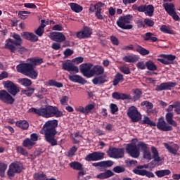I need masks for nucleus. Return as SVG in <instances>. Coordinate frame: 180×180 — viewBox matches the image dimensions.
<instances>
[{
	"instance_id": "obj_1",
	"label": "nucleus",
	"mask_w": 180,
	"mask_h": 180,
	"mask_svg": "<svg viewBox=\"0 0 180 180\" xmlns=\"http://www.w3.org/2000/svg\"><path fill=\"white\" fill-rule=\"evenodd\" d=\"M27 61H30V63H20L16 66L17 72L29 77L31 79H37L39 73L34 68H36V66L43 64V58H28Z\"/></svg>"
},
{
	"instance_id": "obj_2",
	"label": "nucleus",
	"mask_w": 180,
	"mask_h": 180,
	"mask_svg": "<svg viewBox=\"0 0 180 180\" xmlns=\"http://www.w3.org/2000/svg\"><path fill=\"white\" fill-rule=\"evenodd\" d=\"M58 126V120H49L43 126L42 130L44 131L45 141L50 144L51 147L58 146V143L56 139V134H57V130L56 128Z\"/></svg>"
},
{
	"instance_id": "obj_3",
	"label": "nucleus",
	"mask_w": 180,
	"mask_h": 180,
	"mask_svg": "<svg viewBox=\"0 0 180 180\" xmlns=\"http://www.w3.org/2000/svg\"><path fill=\"white\" fill-rule=\"evenodd\" d=\"M30 113H34L37 116H42V117H63L64 113L63 111L58 110V108L53 105H48L44 108H31L29 109Z\"/></svg>"
},
{
	"instance_id": "obj_4",
	"label": "nucleus",
	"mask_w": 180,
	"mask_h": 180,
	"mask_svg": "<svg viewBox=\"0 0 180 180\" xmlns=\"http://www.w3.org/2000/svg\"><path fill=\"white\" fill-rule=\"evenodd\" d=\"M15 40L8 38L5 41L4 48L6 50H9L11 53H20V54H23L26 51V48L22 46L23 44V40L20 37V35L14 33L12 36Z\"/></svg>"
},
{
	"instance_id": "obj_5",
	"label": "nucleus",
	"mask_w": 180,
	"mask_h": 180,
	"mask_svg": "<svg viewBox=\"0 0 180 180\" xmlns=\"http://www.w3.org/2000/svg\"><path fill=\"white\" fill-rule=\"evenodd\" d=\"M142 124H148V126H150L151 127H155L156 126L157 129L161 131H172V130H174V127L167 124L164 117L158 118L157 123L150 120V117H144L142 121Z\"/></svg>"
},
{
	"instance_id": "obj_6",
	"label": "nucleus",
	"mask_w": 180,
	"mask_h": 180,
	"mask_svg": "<svg viewBox=\"0 0 180 180\" xmlns=\"http://www.w3.org/2000/svg\"><path fill=\"white\" fill-rule=\"evenodd\" d=\"M132 19L133 15L130 14L119 17L118 20L117 21V27L124 30H130L131 29H133V25L130 24Z\"/></svg>"
},
{
	"instance_id": "obj_7",
	"label": "nucleus",
	"mask_w": 180,
	"mask_h": 180,
	"mask_svg": "<svg viewBox=\"0 0 180 180\" xmlns=\"http://www.w3.org/2000/svg\"><path fill=\"white\" fill-rule=\"evenodd\" d=\"M22 171H23V165L20 162H14L9 165L7 176L9 179H12L15 178V174H20Z\"/></svg>"
},
{
	"instance_id": "obj_8",
	"label": "nucleus",
	"mask_w": 180,
	"mask_h": 180,
	"mask_svg": "<svg viewBox=\"0 0 180 180\" xmlns=\"http://www.w3.org/2000/svg\"><path fill=\"white\" fill-rule=\"evenodd\" d=\"M127 115L133 123H137V122L141 120V114H140L136 106L129 107L127 110Z\"/></svg>"
},
{
	"instance_id": "obj_9",
	"label": "nucleus",
	"mask_w": 180,
	"mask_h": 180,
	"mask_svg": "<svg viewBox=\"0 0 180 180\" xmlns=\"http://www.w3.org/2000/svg\"><path fill=\"white\" fill-rule=\"evenodd\" d=\"M3 85L5 89H6L7 92L13 96H16V95L20 92L19 87L12 81L8 80L4 82Z\"/></svg>"
},
{
	"instance_id": "obj_10",
	"label": "nucleus",
	"mask_w": 180,
	"mask_h": 180,
	"mask_svg": "<svg viewBox=\"0 0 180 180\" xmlns=\"http://www.w3.org/2000/svg\"><path fill=\"white\" fill-rule=\"evenodd\" d=\"M107 154L110 158H115V160L123 158L124 157V148H110Z\"/></svg>"
},
{
	"instance_id": "obj_11",
	"label": "nucleus",
	"mask_w": 180,
	"mask_h": 180,
	"mask_svg": "<svg viewBox=\"0 0 180 180\" xmlns=\"http://www.w3.org/2000/svg\"><path fill=\"white\" fill-rule=\"evenodd\" d=\"M0 101L7 105H13L15 103V98L6 90H0Z\"/></svg>"
},
{
	"instance_id": "obj_12",
	"label": "nucleus",
	"mask_w": 180,
	"mask_h": 180,
	"mask_svg": "<svg viewBox=\"0 0 180 180\" xmlns=\"http://www.w3.org/2000/svg\"><path fill=\"white\" fill-rule=\"evenodd\" d=\"M138 12H142L145 13L146 16L151 18L154 16V6L152 4H142L137 8Z\"/></svg>"
},
{
	"instance_id": "obj_13",
	"label": "nucleus",
	"mask_w": 180,
	"mask_h": 180,
	"mask_svg": "<svg viewBox=\"0 0 180 180\" xmlns=\"http://www.w3.org/2000/svg\"><path fill=\"white\" fill-rule=\"evenodd\" d=\"M94 65L92 63H83L80 65V72L83 74L84 77L86 78H92L93 72L92 67Z\"/></svg>"
},
{
	"instance_id": "obj_14",
	"label": "nucleus",
	"mask_w": 180,
	"mask_h": 180,
	"mask_svg": "<svg viewBox=\"0 0 180 180\" xmlns=\"http://www.w3.org/2000/svg\"><path fill=\"white\" fill-rule=\"evenodd\" d=\"M127 153L129 154L133 158H139L140 155V151L135 143H129L127 145Z\"/></svg>"
},
{
	"instance_id": "obj_15",
	"label": "nucleus",
	"mask_w": 180,
	"mask_h": 180,
	"mask_svg": "<svg viewBox=\"0 0 180 180\" xmlns=\"http://www.w3.org/2000/svg\"><path fill=\"white\" fill-rule=\"evenodd\" d=\"M92 34V29L89 27L84 26L83 27L82 30L77 32L76 33V37L77 39H88L91 37V35Z\"/></svg>"
},
{
	"instance_id": "obj_16",
	"label": "nucleus",
	"mask_w": 180,
	"mask_h": 180,
	"mask_svg": "<svg viewBox=\"0 0 180 180\" xmlns=\"http://www.w3.org/2000/svg\"><path fill=\"white\" fill-rule=\"evenodd\" d=\"M62 68L65 71H68V72H75V74L79 72L78 67L74 65V63H72L70 60H68L63 63Z\"/></svg>"
},
{
	"instance_id": "obj_17",
	"label": "nucleus",
	"mask_w": 180,
	"mask_h": 180,
	"mask_svg": "<svg viewBox=\"0 0 180 180\" xmlns=\"http://www.w3.org/2000/svg\"><path fill=\"white\" fill-rule=\"evenodd\" d=\"M175 86H176V83L175 82H163L156 86L155 91H157V92H161V91H171V89L175 88Z\"/></svg>"
},
{
	"instance_id": "obj_18",
	"label": "nucleus",
	"mask_w": 180,
	"mask_h": 180,
	"mask_svg": "<svg viewBox=\"0 0 180 180\" xmlns=\"http://www.w3.org/2000/svg\"><path fill=\"white\" fill-rule=\"evenodd\" d=\"M105 157V153L101 152H94L92 153H89L85 158L86 161H99L101 160H103Z\"/></svg>"
},
{
	"instance_id": "obj_19",
	"label": "nucleus",
	"mask_w": 180,
	"mask_h": 180,
	"mask_svg": "<svg viewBox=\"0 0 180 180\" xmlns=\"http://www.w3.org/2000/svg\"><path fill=\"white\" fill-rule=\"evenodd\" d=\"M21 37L25 40H28L32 43L39 41V37H37V35L34 34L33 32H23L21 33Z\"/></svg>"
},
{
	"instance_id": "obj_20",
	"label": "nucleus",
	"mask_w": 180,
	"mask_h": 180,
	"mask_svg": "<svg viewBox=\"0 0 180 180\" xmlns=\"http://www.w3.org/2000/svg\"><path fill=\"white\" fill-rule=\"evenodd\" d=\"M105 6V3L98 1L94 5V9H96L95 16L99 20H103V15H102V8Z\"/></svg>"
},
{
	"instance_id": "obj_21",
	"label": "nucleus",
	"mask_w": 180,
	"mask_h": 180,
	"mask_svg": "<svg viewBox=\"0 0 180 180\" xmlns=\"http://www.w3.org/2000/svg\"><path fill=\"white\" fill-rule=\"evenodd\" d=\"M49 37L53 41H56L57 43L65 41V36L61 32H51Z\"/></svg>"
},
{
	"instance_id": "obj_22",
	"label": "nucleus",
	"mask_w": 180,
	"mask_h": 180,
	"mask_svg": "<svg viewBox=\"0 0 180 180\" xmlns=\"http://www.w3.org/2000/svg\"><path fill=\"white\" fill-rule=\"evenodd\" d=\"M165 148L167 150L170 154H173L174 155H177L178 150H179V146L178 144L174 143L172 146L168 144L167 143H164Z\"/></svg>"
},
{
	"instance_id": "obj_23",
	"label": "nucleus",
	"mask_w": 180,
	"mask_h": 180,
	"mask_svg": "<svg viewBox=\"0 0 180 180\" xmlns=\"http://www.w3.org/2000/svg\"><path fill=\"white\" fill-rule=\"evenodd\" d=\"M113 99L117 101H125L127 99H131V96L130 94H122L119 92H114L112 94Z\"/></svg>"
},
{
	"instance_id": "obj_24",
	"label": "nucleus",
	"mask_w": 180,
	"mask_h": 180,
	"mask_svg": "<svg viewBox=\"0 0 180 180\" xmlns=\"http://www.w3.org/2000/svg\"><path fill=\"white\" fill-rule=\"evenodd\" d=\"M133 96H131V98H127L128 101H133V102H137L140 101L141 95H143V91L140 89H134L132 90Z\"/></svg>"
},
{
	"instance_id": "obj_25",
	"label": "nucleus",
	"mask_w": 180,
	"mask_h": 180,
	"mask_svg": "<svg viewBox=\"0 0 180 180\" xmlns=\"http://www.w3.org/2000/svg\"><path fill=\"white\" fill-rule=\"evenodd\" d=\"M68 78L70 81H72V82L82 84V85H85V83L86 82V80H85V79L78 75H69Z\"/></svg>"
},
{
	"instance_id": "obj_26",
	"label": "nucleus",
	"mask_w": 180,
	"mask_h": 180,
	"mask_svg": "<svg viewBox=\"0 0 180 180\" xmlns=\"http://www.w3.org/2000/svg\"><path fill=\"white\" fill-rule=\"evenodd\" d=\"M113 165V161L106 160L92 163V167H101V168H110Z\"/></svg>"
},
{
	"instance_id": "obj_27",
	"label": "nucleus",
	"mask_w": 180,
	"mask_h": 180,
	"mask_svg": "<svg viewBox=\"0 0 180 180\" xmlns=\"http://www.w3.org/2000/svg\"><path fill=\"white\" fill-rule=\"evenodd\" d=\"M165 119L167 122V124H168L172 127H176L178 126V123H176V121L174 120V113L172 112H167L165 115Z\"/></svg>"
},
{
	"instance_id": "obj_28",
	"label": "nucleus",
	"mask_w": 180,
	"mask_h": 180,
	"mask_svg": "<svg viewBox=\"0 0 180 180\" xmlns=\"http://www.w3.org/2000/svg\"><path fill=\"white\" fill-rule=\"evenodd\" d=\"M92 82L94 85H102L108 82V79H106V75H100L94 77Z\"/></svg>"
},
{
	"instance_id": "obj_29",
	"label": "nucleus",
	"mask_w": 180,
	"mask_h": 180,
	"mask_svg": "<svg viewBox=\"0 0 180 180\" xmlns=\"http://www.w3.org/2000/svg\"><path fill=\"white\" fill-rule=\"evenodd\" d=\"M124 63H137L139 61V56L137 55H129L122 58Z\"/></svg>"
},
{
	"instance_id": "obj_30",
	"label": "nucleus",
	"mask_w": 180,
	"mask_h": 180,
	"mask_svg": "<svg viewBox=\"0 0 180 180\" xmlns=\"http://www.w3.org/2000/svg\"><path fill=\"white\" fill-rule=\"evenodd\" d=\"M115 174H113V172L111 170H106L103 173H100L96 176V178L98 179H108V178H110V176H113Z\"/></svg>"
},
{
	"instance_id": "obj_31",
	"label": "nucleus",
	"mask_w": 180,
	"mask_h": 180,
	"mask_svg": "<svg viewBox=\"0 0 180 180\" xmlns=\"http://www.w3.org/2000/svg\"><path fill=\"white\" fill-rule=\"evenodd\" d=\"M163 8L166 11L168 15H171L172 13L175 12V5L172 3H165L163 4Z\"/></svg>"
},
{
	"instance_id": "obj_32",
	"label": "nucleus",
	"mask_w": 180,
	"mask_h": 180,
	"mask_svg": "<svg viewBox=\"0 0 180 180\" xmlns=\"http://www.w3.org/2000/svg\"><path fill=\"white\" fill-rule=\"evenodd\" d=\"M22 147L27 148V150H32L34 146H36L30 138H25L22 143Z\"/></svg>"
},
{
	"instance_id": "obj_33",
	"label": "nucleus",
	"mask_w": 180,
	"mask_h": 180,
	"mask_svg": "<svg viewBox=\"0 0 180 180\" xmlns=\"http://www.w3.org/2000/svg\"><path fill=\"white\" fill-rule=\"evenodd\" d=\"M93 77L94 75H102L105 72V68L101 65H95L92 68Z\"/></svg>"
},
{
	"instance_id": "obj_34",
	"label": "nucleus",
	"mask_w": 180,
	"mask_h": 180,
	"mask_svg": "<svg viewBox=\"0 0 180 180\" xmlns=\"http://www.w3.org/2000/svg\"><path fill=\"white\" fill-rule=\"evenodd\" d=\"M135 51L141 54V56H148V54H150V51H148L146 48H143V46L139 44L135 45Z\"/></svg>"
},
{
	"instance_id": "obj_35",
	"label": "nucleus",
	"mask_w": 180,
	"mask_h": 180,
	"mask_svg": "<svg viewBox=\"0 0 180 180\" xmlns=\"http://www.w3.org/2000/svg\"><path fill=\"white\" fill-rule=\"evenodd\" d=\"M15 126L22 129V130H27L29 129V122L26 120H18L15 122Z\"/></svg>"
},
{
	"instance_id": "obj_36",
	"label": "nucleus",
	"mask_w": 180,
	"mask_h": 180,
	"mask_svg": "<svg viewBox=\"0 0 180 180\" xmlns=\"http://www.w3.org/2000/svg\"><path fill=\"white\" fill-rule=\"evenodd\" d=\"M70 9H72L73 12H75L76 13H79V12H82L84 9V8L81 5L77 3H70Z\"/></svg>"
},
{
	"instance_id": "obj_37",
	"label": "nucleus",
	"mask_w": 180,
	"mask_h": 180,
	"mask_svg": "<svg viewBox=\"0 0 180 180\" xmlns=\"http://www.w3.org/2000/svg\"><path fill=\"white\" fill-rule=\"evenodd\" d=\"M141 106H146V108L147 109V113H148V114L154 113V110H151V109H153V108H154L153 103L147 101H144L141 103Z\"/></svg>"
},
{
	"instance_id": "obj_38",
	"label": "nucleus",
	"mask_w": 180,
	"mask_h": 180,
	"mask_svg": "<svg viewBox=\"0 0 180 180\" xmlns=\"http://www.w3.org/2000/svg\"><path fill=\"white\" fill-rule=\"evenodd\" d=\"M151 153L153 154V158L154 159V161L155 162H160L161 161V158L160 157V154L158 153L157 148L152 146Z\"/></svg>"
},
{
	"instance_id": "obj_39",
	"label": "nucleus",
	"mask_w": 180,
	"mask_h": 180,
	"mask_svg": "<svg viewBox=\"0 0 180 180\" xmlns=\"http://www.w3.org/2000/svg\"><path fill=\"white\" fill-rule=\"evenodd\" d=\"M123 81H124V77H123V75H122L120 72H117L114 78L112 85L114 86H116L119 84V82H123Z\"/></svg>"
},
{
	"instance_id": "obj_40",
	"label": "nucleus",
	"mask_w": 180,
	"mask_h": 180,
	"mask_svg": "<svg viewBox=\"0 0 180 180\" xmlns=\"http://www.w3.org/2000/svg\"><path fill=\"white\" fill-rule=\"evenodd\" d=\"M154 36V34L151 33V32H147L145 34V35L143 36V40L145 41H151L153 42H155L157 41V40H158V39L155 37H153Z\"/></svg>"
},
{
	"instance_id": "obj_41",
	"label": "nucleus",
	"mask_w": 180,
	"mask_h": 180,
	"mask_svg": "<svg viewBox=\"0 0 180 180\" xmlns=\"http://www.w3.org/2000/svg\"><path fill=\"white\" fill-rule=\"evenodd\" d=\"M155 174L158 176V178H162V176L170 175L171 171L169 169L158 170Z\"/></svg>"
},
{
	"instance_id": "obj_42",
	"label": "nucleus",
	"mask_w": 180,
	"mask_h": 180,
	"mask_svg": "<svg viewBox=\"0 0 180 180\" xmlns=\"http://www.w3.org/2000/svg\"><path fill=\"white\" fill-rule=\"evenodd\" d=\"M146 65L147 70L149 71H157L158 70L157 65L155 63H154V62H153V60H148L146 62Z\"/></svg>"
},
{
	"instance_id": "obj_43",
	"label": "nucleus",
	"mask_w": 180,
	"mask_h": 180,
	"mask_svg": "<svg viewBox=\"0 0 180 180\" xmlns=\"http://www.w3.org/2000/svg\"><path fill=\"white\" fill-rule=\"evenodd\" d=\"M139 175L141 176H147V178H155V175H154V173L149 172L148 170H142L138 172Z\"/></svg>"
},
{
	"instance_id": "obj_44",
	"label": "nucleus",
	"mask_w": 180,
	"mask_h": 180,
	"mask_svg": "<svg viewBox=\"0 0 180 180\" xmlns=\"http://www.w3.org/2000/svg\"><path fill=\"white\" fill-rule=\"evenodd\" d=\"M160 57H162V58H165L166 60H167V61L170 63V64H174V61H175L176 58V56L172 54H162L160 55Z\"/></svg>"
},
{
	"instance_id": "obj_45",
	"label": "nucleus",
	"mask_w": 180,
	"mask_h": 180,
	"mask_svg": "<svg viewBox=\"0 0 180 180\" xmlns=\"http://www.w3.org/2000/svg\"><path fill=\"white\" fill-rule=\"evenodd\" d=\"M18 84H20L22 86H30L32 85V80L28 78L18 79Z\"/></svg>"
},
{
	"instance_id": "obj_46",
	"label": "nucleus",
	"mask_w": 180,
	"mask_h": 180,
	"mask_svg": "<svg viewBox=\"0 0 180 180\" xmlns=\"http://www.w3.org/2000/svg\"><path fill=\"white\" fill-rule=\"evenodd\" d=\"M70 167L77 171H82V164L79 163V162H72L70 163Z\"/></svg>"
},
{
	"instance_id": "obj_47",
	"label": "nucleus",
	"mask_w": 180,
	"mask_h": 180,
	"mask_svg": "<svg viewBox=\"0 0 180 180\" xmlns=\"http://www.w3.org/2000/svg\"><path fill=\"white\" fill-rule=\"evenodd\" d=\"M34 179L35 180H48L47 175L44 172L35 173L34 174Z\"/></svg>"
},
{
	"instance_id": "obj_48",
	"label": "nucleus",
	"mask_w": 180,
	"mask_h": 180,
	"mask_svg": "<svg viewBox=\"0 0 180 180\" xmlns=\"http://www.w3.org/2000/svg\"><path fill=\"white\" fill-rule=\"evenodd\" d=\"M49 86H56V88H63L64 85L61 82H58L54 79H51L48 82Z\"/></svg>"
},
{
	"instance_id": "obj_49",
	"label": "nucleus",
	"mask_w": 180,
	"mask_h": 180,
	"mask_svg": "<svg viewBox=\"0 0 180 180\" xmlns=\"http://www.w3.org/2000/svg\"><path fill=\"white\" fill-rule=\"evenodd\" d=\"M136 146L138 148L139 151L141 150L143 153H144V151H147V150H148V144H147L144 142H139Z\"/></svg>"
},
{
	"instance_id": "obj_50",
	"label": "nucleus",
	"mask_w": 180,
	"mask_h": 180,
	"mask_svg": "<svg viewBox=\"0 0 180 180\" xmlns=\"http://www.w3.org/2000/svg\"><path fill=\"white\" fill-rule=\"evenodd\" d=\"M143 168H148V165H139V166H136V168H134L133 170H132V172L134 174H135L136 175H139V171H147L146 169H143Z\"/></svg>"
},
{
	"instance_id": "obj_51",
	"label": "nucleus",
	"mask_w": 180,
	"mask_h": 180,
	"mask_svg": "<svg viewBox=\"0 0 180 180\" xmlns=\"http://www.w3.org/2000/svg\"><path fill=\"white\" fill-rule=\"evenodd\" d=\"M113 172L115 174H123L126 171L124 166H115L112 169Z\"/></svg>"
},
{
	"instance_id": "obj_52",
	"label": "nucleus",
	"mask_w": 180,
	"mask_h": 180,
	"mask_svg": "<svg viewBox=\"0 0 180 180\" xmlns=\"http://www.w3.org/2000/svg\"><path fill=\"white\" fill-rule=\"evenodd\" d=\"M160 30L163 33H166L167 34H172L174 33V32L171 30V28H169V27L167 25H161Z\"/></svg>"
},
{
	"instance_id": "obj_53",
	"label": "nucleus",
	"mask_w": 180,
	"mask_h": 180,
	"mask_svg": "<svg viewBox=\"0 0 180 180\" xmlns=\"http://www.w3.org/2000/svg\"><path fill=\"white\" fill-rule=\"evenodd\" d=\"M27 15H30V12L20 11H18V18H20V19L25 20V19L27 18Z\"/></svg>"
},
{
	"instance_id": "obj_54",
	"label": "nucleus",
	"mask_w": 180,
	"mask_h": 180,
	"mask_svg": "<svg viewBox=\"0 0 180 180\" xmlns=\"http://www.w3.org/2000/svg\"><path fill=\"white\" fill-rule=\"evenodd\" d=\"M17 151L19 153V154H21V155H25V157L29 155V152H27V150L22 146H18Z\"/></svg>"
},
{
	"instance_id": "obj_55",
	"label": "nucleus",
	"mask_w": 180,
	"mask_h": 180,
	"mask_svg": "<svg viewBox=\"0 0 180 180\" xmlns=\"http://www.w3.org/2000/svg\"><path fill=\"white\" fill-rule=\"evenodd\" d=\"M120 71L126 75L131 73V72H130V68L125 65L120 67Z\"/></svg>"
},
{
	"instance_id": "obj_56",
	"label": "nucleus",
	"mask_w": 180,
	"mask_h": 180,
	"mask_svg": "<svg viewBox=\"0 0 180 180\" xmlns=\"http://www.w3.org/2000/svg\"><path fill=\"white\" fill-rule=\"evenodd\" d=\"M22 92L23 95L30 97L34 92V88H30L28 90H22Z\"/></svg>"
},
{
	"instance_id": "obj_57",
	"label": "nucleus",
	"mask_w": 180,
	"mask_h": 180,
	"mask_svg": "<svg viewBox=\"0 0 180 180\" xmlns=\"http://www.w3.org/2000/svg\"><path fill=\"white\" fill-rule=\"evenodd\" d=\"M30 140L33 142L35 145L39 141V135L36 133H33L30 135Z\"/></svg>"
},
{
	"instance_id": "obj_58",
	"label": "nucleus",
	"mask_w": 180,
	"mask_h": 180,
	"mask_svg": "<svg viewBox=\"0 0 180 180\" xmlns=\"http://www.w3.org/2000/svg\"><path fill=\"white\" fill-rule=\"evenodd\" d=\"M135 23L137 25L138 29H141V27H146V25L144 23V21L141 19H138L135 20Z\"/></svg>"
},
{
	"instance_id": "obj_59",
	"label": "nucleus",
	"mask_w": 180,
	"mask_h": 180,
	"mask_svg": "<svg viewBox=\"0 0 180 180\" xmlns=\"http://www.w3.org/2000/svg\"><path fill=\"white\" fill-rule=\"evenodd\" d=\"M77 150H78V148H77V146L72 147L68 152V157H74V155H75V152Z\"/></svg>"
},
{
	"instance_id": "obj_60",
	"label": "nucleus",
	"mask_w": 180,
	"mask_h": 180,
	"mask_svg": "<svg viewBox=\"0 0 180 180\" xmlns=\"http://www.w3.org/2000/svg\"><path fill=\"white\" fill-rule=\"evenodd\" d=\"M110 109L111 110L112 115H115L116 112H119V108L117 107V105L115 103H111L110 105Z\"/></svg>"
},
{
	"instance_id": "obj_61",
	"label": "nucleus",
	"mask_w": 180,
	"mask_h": 180,
	"mask_svg": "<svg viewBox=\"0 0 180 180\" xmlns=\"http://www.w3.org/2000/svg\"><path fill=\"white\" fill-rule=\"evenodd\" d=\"M143 153V158H145V160H152L151 153L150 152V150L147 149Z\"/></svg>"
},
{
	"instance_id": "obj_62",
	"label": "nucleus",
	"mask_w": 180,
	"mask_h": 180,
	"mask_svg": "<svg viewBox=\"0 0 180 180\" xmlns=\"http://www.w3.org/2000/svg\"><path fill=\"white\" fill-rule=\"evenodd\" d=\"M144 23L146 26H148V27H153V26H154V21L150 18H146L144 20Z\"/></svg>"
},
{
	"instance_id": "obj_63",
	"label": "nucleus",
	"mask_w": 180,
	"mask_h": 180,
	"mask_svg": "<svg viewBox=\"0 0 180 180\" xmlns=\"http://www.w3.org/2000/svg\"><path fill=\"white\" fill-rule=\"evenodd\" d=\"M72 62L74 63L75 64H81V63H83L84 62V58L82 57H77V58H75L74 59L72 60Z\"/></svg>"
},
{
	"instance_id": "obj_64",
	"label": "nucleus",
	"mask_w": 180,
	"mask_h": 180,
	"mask_svg": "<svg viewBox=\"0 0 180 180\" xmlns=\"http://www.w3.org/2000/svg\"><path fill=\"white\" fill-rule=\"evenodd\" d=\"M136 67L139 70H146V65L143 61L139 62L136 63Z\"/></svg>"
}]
</instances>
